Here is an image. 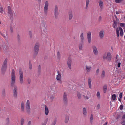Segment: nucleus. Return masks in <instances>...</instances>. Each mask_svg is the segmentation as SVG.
I'll list each match as a JSON object with an SVG mask.
<instances>
[{"mask_svg": "<svg viewBox=\"0 0 125 125\" xmlns=\"http://www.w3.org/2000/svg\"><path fill=\"white\" fill-rule=\"evenodd\" d=\"M15 82V71L13 69H12L11 72V80L10 85L12 86H14L13 95L16 98L17 97L18 94V88L16 85H14Z\"/></svg>", "mask_w": 125, "mask_h": 125, "instance_id": "nucleus-1", "label": "nucleus"}, {"mask_svg": "<svg viewBox=\"0 0 125 125\" xmlns=\"http://www.w3.org/2000/svg\"><path fill=\"white\" fill-rule=\"evenodd\" d=\"M40 47V44L39 42H37L34 45L33 49V56L35 58L37 55L39 51V50Z\"/></svg>", "mask_w": 125, "mask_h": 125, "instance_id": "nucleus-2", "label": "nucleus"}, {"mask_svg": "<svg viewBox=\"0 0 125 125\" xmlns=\"http://www.w3.org/2000/svg\"><path fill=\"white\" fill-rule=\"evenodd\" d=\"M8 59L6 58L4 60L1 67V71L2 74H4L7 68Z\"/></svg>", "mask_w": 125, "mask_h": 125, "instance_id": "nucleus-3", "label": "nucleus"}, {"mask_svg": "<svg viewBox=\"0 0 125 125\" xmlns=\"http://www.w3.org/2000/svg\"><path fill=\"white\" fill-rule=\"evenodd\" d=\"M25 107L27 113L28 114H30L31 112V108L30 105V102L28 100H27L26 103L25 104Z\"/></svg>", "mask_w": 125, "mask_h": 125, "instance_id": "nucleus-4", "label": "nucleus"}, {"mask_svg": "<svg viewBox=\"0 0 125 125\" xmlns=\"http://www.w3.org/2000/svg\"><path fill=\"white\" fill-rule=\"evenodd\" d=\"M106 53L103 56V57L104 59H107V60L108 61H110L111 59L112 56L111 53L109 52H107V56L106 55Z\"/></svg>", "mask_w": 125, "mask_h": 125, "instance_id": "nucleus-5", "label": "nucleus"}, {"mask_svg": "<svg viewBox=\"0 0 125 125\" xmlns=\"http://www.w3.org/2000/svg\"><path fill=\"white\" fill-rule=\"evenodd\" d=\"M63 101L64 104L65 105H67L68 104V99L67 94L64 92L63 96Z\"/></svg>", "mask_w": 125, "mask_h": 125, "instance_id": "nucleus-6", "label": "nucleus"}, {"mask_svg": "<svg viewBox=\"0 0 125 125\" xmlns=\"http://www.w3.org/2000/svg\"><path fill=\"white\" fill-rule=\"evenodd\" d=\"M58 7L57 5H56L55 6L54 14L55 18L56 19H57L58 18Z\"/></svg>", "mask_w": 125, "mask_h": 125, "instance_id": "nucleus-7", "label": "nucleus"}, {"mask_svg": "<svg viewBox=\"0 0 125 125\" xmlns=\"http://www.w3.org/2000/svg\"><path fill=\"white\" fill-rule=\"evenodd\" d=\"M19 74H20V83L21 84L23 83V74L22 70L21 68H20L19 69Z\"/></svg>", "mask_w": 125, "mask_h": 125, "instance_id": "nucleus-8", "label": "nucleus"}, {"mask_svg": "<svg viewBox=\"0 0 125 125\" xmlns=\"http://www.w3.org/2000/svg\"><path fill=\"white\" fill-rule=\"evenodd\" d=\"M48 6L49 3L48 1H46L44 8V13L46 15H47V14Z\"/></svg>", "mask_w": 125, "mask_h": 125, "instance_id": "nucleus-9", "label": "nucleus"}, {"mask_svg": "<svg viewBox=\"0 0 125 125\" xmlns=\"http://www.w3.org/2000/svg\"><path fill=\"white\" fill-rule=\"evenodd\" d=\"M72 62L71 58L70 57H69L68 59L67 64L70 70L71 69Z\"/></svg>", "mask_w": 125, "mask_h": 125, "instance_id": "nucleus-10", "label": "nucleus"}, {"mask_svg": "<svg viewBox=\"0 0 125 125\" xmlns=\"http://www.w3.org/2000/svg\"><path fill=\"white\" fill-rule=\"evenodd\" d=\"M8 13L10 14V18L11 17H12L13 16V13L10 6L8 7Z\"/></svg>", "mask_w": 125, "mask_h": 125, "instance_id": "nucleus-11", "label": "nucleus"}, {"mask_svg": "<svg viewBox=\"0 0 125 125\" xmlns=\"http://www.w3.org/2000/svg\"><path fill=\"white\" fill-rule=\"evenodd\" d=\"M87 39L88 42L90 43L91 41V33L89 32L87 33Z\"/></svg>", "mask_w": 125, "mask_h": 125, "instance_id": "nucleus-12", "label": "nucleus"}, {"mask_svg": "<svg viewBox=\"0 0 125 125\" xmlns=\"http://www.w3.org/2000/svg\"><path fill=\"white\" fill-rule=\"evenodd\" d=\"M93 50L94 53L95 55L98 54V52L96 46H94L93 47Z\"/></svg>", "mask_w": 125, "mask_h": 125, "instance_id": "nucleus-13", "label": "nucleus"}, {"mask_svg": "<svg viewBox=\"0 0 125 125\" xmlns=\"http://www.w3.org/2000/svg\"><path fill=\"white\" fill-rule=\"evenodd\" d=\"M104 31L103 30L102 31L99 32V37L101 39H102L104 37Z\"/></svg>", "mask_w": 125, "mask_h": 125, "instance_id": "nucleus-14", "label": "nucleus"}, {"mask_svg": "<svg viewBox=\"0 0 125 125\" xmlns=\"http://www.w3.org/2000/svg\"><path fill=\"white\" fill-rule=\"evenodd\" d=\"M45 30H42L41 31V33L42 37H45L46 36V33Z\"/></svg>", "mask_w": 125, "mask_h": 125, "instance_id": "nucleus-15", "label": "nucleus"}, {"mask_svg": "<svg viewBox=\"0 0 125 125\" xmlns=\"http://www.w3.org/2000/svg\"><path fill=\"white\" fill-rule=\"evenodd\" d=\"M68 14L69 19L70 20H71L73 17V15L72 11H71L70 12H69Z\"/></svg>", "mask_w": 125, "mask_h": 125, "instance_id": "nucleus-16", "label": "nucleus"}, {"mask_svg": "<svg viewBox=\"0 0 125 125\" xmlns=\"http://www.w3.org/2000/svg\"><path fill=\"white\" fill-rule=\"evenodd\" d=\"M57 73L58 74L57 76L56 79L57 80H60L61 77V75L58 71H57Z\"/></svg>", "mask_w": 125, "mask_h": 125, "instance_id": "nucleus-17", "label": "nucleus"}, {"mask_svg": "<svg viewBox=\"0 0 125 125\" xmlns=\"http://www.w3.org/2000/svg\"><path fill=\"white\" fill-rule=\"evenodd\" d=\"M44 106L45 107V114L46 115H47L49 112L47 106L46 105H45Z\"/></svg>", "mask_w": 125, "mask_h": 125, "instance_id": "nucleus-18", "label": "nucleus"}, {"mask_svg": "<svg viewBox=\"0 0 125 125\" xmlns=\"http://www.w3.org/2000/svg\"><path fill=\"white\" fill-rule=\"evenodd\" d=\"M41 66L40 65H39L38 66V76H39L41 74Z\"/></svg>", "mask_w": 125, "mask_h": 125, "instance_id": "nucleus-19", "label": "nucleus"}, {"mask_svg": "<svg viewBox=\"0 0 125 125\" xmlns=\"http://www.w3.org/2000/svg\"><path fill=\"white\" fill-rule=\"evenodd\" d=\"M91 79L90 78H89L88 80V85L89 86V88H91Z\"/></svg>", "mask_w": 125, "mask_h": 125, "instance_id": "nucleus-20", "label": "nucleus"}, {"mask_svg": "<svg viewBox=\"0 0 125 125\" xmlns=\"http://www.w3.org/2000/svg\"><path fill=\"white\" fill-rule=\"evenodd\" d=\"M21 110L22 112H24V105L23 102L21 103Z\"/></svg>", "mask_w": 125, "mask_h": 125, "instance_id": "nucleus-21", "label": "nucleus"}, {"mask_svg": "<svg viewBox=\"0 0 125 125\" xmlns=\"http://www.w3.org/2000/svg\"><path fill=\"white\" fill-rule=\"evenodd\" d=\"M17 38L18 43H20L21 42V37L19 34L17 35Z\"/></svg>", "mask_w": 125, "mask_h": 125, "instance_id": "nucleus-22", "label": "nucleus"}, {"mask_svg": "<svg viewBox=\"0 0 125 125\" xmlns=\"http://www.w3.org/2000/svg\"><path fill=\"white\" fill-rule=\"evenodd\" d=\"M86 70L87 72H89L91 70V66H88L87 65H86Z\"/></svg>", "mask_w": 125, "mask_h": 125, "instance_id": "nucleus-23", "label": "nucleus"}, {"mask_svg": "<svg viewBox=\"0 0 125 125\" xmlns=\"http://www.w3.org/2000/svg\"><path fill=\"white\" fill-rule=\"evenodd\" d=\"M99 5L100 8L102 9L103 8V3L102 0H100L99 2Z\"/></svg>", "mask_w": 125, "mask_h": 125, "instance_id": "nucleus-24", "label": "nucleus"}, {"mask_svg": "<svg viewBox=\"0 0 125 125\" xmlns=\"http://www.w3.org/2000/svg\"><path fill=\"white\" fill-rule=\"evenodd\" d=\"M42 29L44 30H46V24L44 22H43L42 24Z\"/></svg>", "mask_w": 125, "mask_h": 125, "instance_id": "nucleus-25", "label": "nucleus"}, {"mask_svg": "<svg viewBox=\"0 0 125 125\" xmlns=\"http://www.w3.org/2000/svg\"><path fill=\"white\" fill-rule=\"evenodd\" d=\"M114 23L113 25V27L114 28H115L117 25V22L115 20H113Z\"/></svg>", "mask_w": 125, "mask_h": 125, "instance_id": "nucleus-26", "label": "nucleus"}, {"mask_svg": "<svg viewBox=\"0 0 125 125\" xmlns=\"http://www.w3.org/2000/svg\"><path fill=\"white\" fill-rule=\"evenodd\" d=\"M119 29L120 32V35L122 37L123 36V32L122 29L121 27H119Z\"/></svg>", "mask_w": 125, "mask_h": 125, "instance_id": "nucleus-27", "label": "nucleus"}, {"mask_svg": "<svg viewBox=\"0 0 125 125\" xmlns=\"http://www.w3.org/2000/svg\"><path fill=\"white\" fill-rule=\"evenodd\" d=\"M57 120V118H55L51 125H55L56 124Z\"/></svg>", "mask_w": 125, "mask_h": 125, "instance_id": "nucleus-28", "label": "nucleus"}, {"mask_svg": "<svg viewBox=\"0 0 125 125\" xmlns=\"http://www.w3.org/2000/svg\"><path fill=\"white\" fill-rule=\"evenodd\" d=\"M116 97V96L115 94H114L112 95L111 98L114 101L115 100Z\"/></svg>", "mask_w": 125, "mask_h": 125, "instance_id": "nucleus-29", "label": "nucleus"}, {"mask_svg": "<svg viewBox=\"0 0 125 125\" xmlns=\"http://www.w3.org/2000/svg\"><path fill=\"white\" fill-rule=\"evenodd\" d=\"M80 37L81 38V42H82L83 43L84 39L83 33H81L80 35Z\"/></svg>", "mask_w": 125, "mask_h": 125, "instance_id": "nucleus-30", "label": "nucleus"}, {"mask_svg": "<svg viewBox=\"0 0 125 125\" xmlns=\"http://www.w3.org/2000/svg\"><path fill=\"white\" fill-rule=\"evenodd\" d=\"M83 114L84 115H86L87 114V112L85 107H83Z\"/></svg>", "mask_w": 125, "mask_h": 125, "instance_id": "nucleus-31", "label": "nucleus"}, {"mask_svg": "<svg viewBox=\"0 0 125 125\" xmlns=\"http://www.w3.org/2000/svg\"><path fill=\"white\" fill-rule=\"evenodd\" d=\"M105 76V73L104 70H103L102 72L101 75V77L102 78H103Z\"/></svg>", "mask_w": 125, "mask_h": 125, "instance_id": "nucleus-32", "label": "nucleus"}, {"mask_svg": "<svg viewBox=\"0 0 125 125\" xmlns=\"http://www.w3.org/2000/svg\"><path fill=\"white\" fill-rule=\"evenodd\" d=\"M69 120V117L68 116H66L65 117V123H67L68 122Z\"/></svg>", "mask_w": 125, "mask_h": 125, "instance_id": "nucleus-33", "label": "nucleus"}, {"mask_svg": "<svg viewBox=\"0 0 125 125\" xmlns=\"http://www.w3.org/2000/svg\"><path fill=\"white\" fill-rule=\"evenodd\" d=\"M107 86L106 85H104L103 86L104 92V93H106L107 89Z\"/></svg>", "mask_w": 125, "mask_h": 125, "instance_id": "nucleus-34", "label": "nucleus"}, {"mask_svg": "<svg viewBox=\"0 0 125 125\" xmlns=\"http://www.w3.org/2000/svg\"><path fill=\"white\" fill-rule=\"evenodd\" d=\"M90 1L89 0H86V7L85 8L86 9L88 6L89 4V3Z\"/></svg>", "mask_w": 125, "mask_h": 125, "instance_id": "nucleus-35", "label": "nucleus"}, {"mask_svg": "<svg viewBox=\"0 0 125 125\" xmlns=\"http://www.w3.org/2000/svg\"><path fill=\"white\" fill-rule=\"evenodd\" d=\"M116 32L117 36V37H118L119 35V32L118 28H117L116 29Z\"/></svg>", "mask_w": 125, "mask_h": 125, "instance_id": "nucleus-36", "label": "nucleus"}, {"mask_svg": "<svg viewBox=\"0 0 125 125\" xmlns=\"http://www.w3.org/2000/svg\"><path fill=\"white\" fill-rule=\"evenodd\" d=\"M2 94L3 96H4L5 95V90L4 89H3L2 92Z\"/></svg>", "mask_w": 125, "mask_h": 125, "instance_id": "nucleus-37", "label": "nucleus"}, {"mask_svg": "<svg viewBox=\"0 0 125 125\" xmlns=\"http://www.w3.org/2000/svg\"><path fill=\"white\" fill-rule=\"evenodd\" d=\"M90 119V122L91 123V124H92V121L93 119V115L92 114H91V115Z\"/></svg>", "mask_w": 125, "mask_h": 125, "instance_id": "nucleus-38", "label": "nucleus"}, {"mask_svg": "<svg viewBox=\"0 0 125 125\" xmlns=\"http://www.w3.org/2000/svg\"><path fill=\"white\" fill-rule=\"evenodd\" d=\"M29 67L30 69H31L32 68V64L31 62L30 61H29Z\"/></svg>", "mask_w": 125, "mask_h": 125, "instance_id": "nucleus-39", "label": "nucleus"}, {"mask_svg": "<svg viewBox=\"0 0 125 125\" xmlns=\"http://www.w3.org/2000/svg\"><path fill=\"white\" fill-rule=\"evenodd\" d=\"M24 120L23 118H21V125H23Z\"/></svg>", "mask_w": 125, "mask_h": 125, "instance_id": "nucleus-40", "label": "nucleus"}, {"mask_svg": "<svg viewBox=\"0 0 125 125\" xmlns=\"http://www.w3.org/2000/svg\"><path fill=\"white\" fill-rule=\"evenodd\" d=\"M54 98V97L53 95H52L50 97V99L52 102L53 101V99Z\"/></svg>", "mask_w": 125, "mask_h": 125, "instance_id": "nucleus-41", "label": "nucleus"}, {"mask_svg": "<svg viewBox=\"0 0 125 125\" xmlns=\"http://www.w3.org/2000/svg\"><path fill=\"white\" fill-rule=\"evenodd\" d=\"M123 0H115V2L116 3H120L122 2Z\"/></svg>", "mask_w": 125, "mask_h": 125, "instance_id": "nucleus-42", "label": "nucleus"}, {"mask_svg": "<svg viewBox=\"0 0 125 125\" xmlns=\"http://www.w3.org/2000/svg\"><path fill=\"white\" fill-rule=\"evenodd\" d=\"M79 49L80 50H81L82 49V44L80 43L79 45Z\"/></svg>", "mask_w": 125, "mask_h": 125, "instance_id": "nucleus-43", "label": "nucleus"}, {"mask_svg": "<svg viewBox=\"0 0 125 125\" xmlns=\"http://www.w3.org/2000/svg\"><path fill=\"white\" fill-rule=\"evenodd\" d=\"M48 120V118H46L45 119V121H44V123H43L42 124H43L44 125H46L47 122Z\"/></svg>", "mask_w": 125, "mask_h": 125, "instance_id": "nucleus-44", "label": "nucleus"}, {"mask_svg": "<svg viewBox=\"0 0 125 125\" xmlns=\"http://www.w3.org/2000/svg\"><path fill=\"white\" fill-rule=\"evenodd\" d=\"M6 121L7 122V124H9V123L10 121H9V118H7L6 119Z\"/></svg>", "mask_w": 125, "mask_h": 125, "instance_id": "nucleus-45", "label": "nucleus"}, {"mask_svg": "<svg viewBox=\"0 0 125 125\" xmlns=\"http://www.w3.org/2000/svg\"><path fill=\"white\" fill-rule=\"evenodd\" d=\"M100 95V93L99 91H98L96 95L98 98H99Z\"/></svg>", "mask_w": 125, "mask_h": 125, "instance_id": "nucleus-46", "label": "nucleus"}, {"mask_svg": "<svg viewBox=\"0 0 125 125\" xmlns=\"http://www.w3.org/2000/svg\"><path fill=\"white\" fill-rule=\"evenodd\" d=\"M7 47L8 46H5L4 45V46L3 47V49L5 51L7 49Z\"/></svg>", "mask_w": 125, "mask_h": 125, "instance_id": "nucleus-47", "label": "nucleus"}, {"mask_svg": "<svg viewBox=\"0 0 125 125\" xmlns=\"http://www.w3.org/2000/svg\"><path fill=\"white\" fill-rule=\"evenodd\" d=\"M77 95L78 97V98L79 99H80L81 98V94L80 93H77Z\"/></svg>", "mask_w": 125, "mask_h": 125, "instance_id": "nucleus-48", "label": "nucleus"}, {"mask_svg": "<svg viewBox=\"0 0 125 125\" xmlns=\"http://www.w3.org/2000/svg\"><path fill=\"white\" fill-rule=\"evenodd\" d=\"M29 33L30 36V37L31 38L32 37V35L31 32L30 31H29Z\"/></svg>", "mask_w": 125, "mask_h": 125, "instance_id": "nucleus-49", "label": "nucleus"}, {"mask_svg": "<svg viewBox=\"0 0 125 125\" xmlns=\"http://www.w3.org/2000/svg\"><path fill=\"white\" fill-rule=\"evenodd\" d=\"M10 32L11 33H12L13 32V28L12 26L10 25Z\"/></svg>", "mask_w": 125, "mask_h": 125, "instance_id": "nucleus-50", "label": "nucleus"}, {"mask_svg": "<svg viewBox=\"0 0 125 125\" xmlns=\"http://www.w3.org/2000/svg\"><path fill=\"white\" fill-rule=\"evenodd\" d=\"M99 69L98 68L97 69V70H96V75H97L98 74V73L99 72Z\"/></svg>", "mask_w": 125, "mask_h": 125, "instance_id": "nucleus-51", "label": "nucleus"}, {"mask_svg": "<svg viewBox=\"0 0 125 125\" xmlns=\"http://www.w3.org/2000/svg\"><path fill=\"white\" fill-rule=\"evenodd\" d=\"M120 24L121 27H125V23H120Z\"/></svg>", "mask_w": 125, "mask_h": 125, "instance_id": "nucleus-52", "label": "nucleus"}, {"mask_svg": "<svg viewBox=\"0 0 125 125\" xmlns=\"http://www.w3.org/2000/svg\"><path fill=\"white\" fill-rule=\"evenodd\" d=\"M57 56L58 58H60V55L59 52H57Z\"/></svg>", "mask_w": 125, "mask_h": 125, "instance_id": "nucleus-53", "label": "nucleus"}, {"mask_svg": "<svg viewBox=\"0 0 125 125\" xmlns=\"http://www.w3.org/2000/svg\"><path fill=\"white\" fill-rule=\"evenodd\" d=\"M123 105H121L119 107V108L121 110H122L123 109Z\"/></svg>", "mask_w": 125, "mask_h": 125, "instance_id": "nucleus-54", "label": "nucleus"}, {"mask_svg": "<svg viewBox=\"0 0 125 125\" xmlns=\"http://www.w3.org/2000/svg\"><path fill=\"white\" fill-rule=\"evenodd\" d=\"M0 12L1 13H3V8L2 7H1L0 8Z\"/></svg>", "mask_w": 125, "mask_h": 125, "instance_id": "nucleus-55", "label": "nucleus"}, {"mask_svg": "<svg viewBox=\"0 0 125 125\" xmlns=\"http://www.w3.org/2000/svg\"><path fill=\"white\" fill-rule=\"evenodd\" d=\"M123 93H120L119 95V97H120V98L121 99L122 98V96Z\"/></svg>", "mask_w": 125, "mask_h": 125, "instance_id": "nucleus-56", "label": "nucleus"}, {"mask_svg": "<svg viewBox=\"0 0 125 125\" xmlns=\"http://www.w3.org/2000/svg\"><path fill=\"white\" fill-rule=\"evenodd\" d=\"M100 108V105L99 104H98L97 105V109H99Z\"/></svg>", "mask_w": 125, "mask_h": 125, "instance_id": "nucleus-57", "label": "nucleus"}, {"mask_svg": "<svg viewBox=\"0 0 125 125\" xmlns=\"http://www.w3.org/2000/svg\"><path fill=\"white\" fill-rule=\"evenodd\" d=\"M3 36L5 39H7V37L5 36V34L2 33V35H1Z\"/></svg>", "mask_w": 125, "mask_h": 125, "instance_id": "nucleus-58", "label": "nucleus"}, {"mask_svg": "<svg viewBox=\"0 0 125 125\" xmlns=\"http://www.w3.org/2000/svg\"><path fill=\"white\" fill-rule=\"evenodd\" d=\"M54 87V86H53V85H52L51 87V90L52 91H53L54 90H53V87Z\"/></svg>", "mask_w": 125, "mask_h": 125, "instance_id": "nucleus-59", "label": "nucleus"}, {"mask_svg": "<svg viewBox=\"0 0 125 125\" xmlns=\"http://www.w3.org/2000/svg\"><path fill=\"white\" fill-rule=\"evenodd\" d=\"M102 20V17L101 16H100L99 17V19H98V21H101Z\"/></svg>", "mask_w": 125, "mask_h": 125, "instance_id": "nucleus-60", "label": "nucleus"}, {"mask_svg": "<svg viewBox=\"0 0 125 125\" xmlns=\"http://www.w3.org/2000/svg\"><path fill=\"white\" fill-rule=\"evenodd\" d=\"M121 124L123 125H125V121H123L121 122Z\"/></svg>", "mask_w": 125, "mask_h": 125, "instance_id": "nucleus-61", "label": "nucleus"}, {"mask_svg": "<svg viewBox=\"0 0 125 125\" xmlns=\"http://www.w3.org/2000/svg\"><path fill=\"white\" fill-rule=\"evenodd\" d=\"M28 82L29 84H30V83L31 80L30 79H28Z\"/></svg>", "mask_w": 125, "mask_h": 125, "instance_id": "nucleus-62", "label": "nucleus"}, {"mask_svg": "<svg viewBox=\"0 0 125 125\" xmlns=\"http://www.w3.org/2000/svg\"><path fill=\"white\" fill-rule=\"evenodd\" d=\"M121 65V63L119 62L117 66L118 67H120Z\"/></svg>", "mask_w": 125, "mask_h": 125, "instance_id": "nucleus-63", "label": "nucleus"}, {"mask_svg": "<svg viewBox=\"0 0 125 125\" xmlns=\"http://www.w3.org/2000/svg\"><path fill=\"white\" fill-rule=\"evenodd\" d=\"M31 121H29L28 123V125H31Z\"/></svg>", "mask_w": 125, "mask_h": 125, "instance_id": "nucleus-64", "label": "nucleus"}]
</instances>
